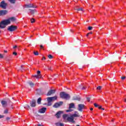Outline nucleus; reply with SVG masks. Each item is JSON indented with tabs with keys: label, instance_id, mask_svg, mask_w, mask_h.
Returning <instances> with one entry per match:
<instances>
[{
	"label": "nucleus",
	"instance_id": "obj_1",
	"mask_svg": "<svg viewBox=\"0 0 126 126\" xmlns=\"http://www.w3.org/2000/svg\"><path fill=\"white\" fill-rule=\"evenodd\" d=\"M10 21L12 22H14V21H16V19L15 17H12L9 18L8 19L4 20L2 21L0 23V28L3 29V28H5L7 25L10 24Z\"/></svg>",
	"mask_w": 126,
	"mask_h": 126
},
{
	"label": "nucleus",
	"instance_id": "obj_2",
	"mask_svg": "<svg viewBox=\"0 0 126 126\" xmlns=\"http://www.w3.org/2000/svg\"><path fill=\"white\" fill-rule=\"evenodd\" d=\"M60 98L62 99H65V100H69L70 99V95L68 94H66L64 92H62L60 93Z\"/></svg>",
	"mask_w": 126,
	"mask_h": 126
},
{
	"label": "nucleus",
	"instance_id": "obj_3",
	"mask_svg": "<svg viewBox=\"0 0 126 126\" xmlns=\"http://www.w3.org/2000/svg\"><path fill=\"white\" fill-rule=\"evenodd\" d=\"M8 31L9 32H13V31H15V30H17V26L11 25L8 27L7 28Z\"/></svg>",
	"mask_w": 126,
	"mask_h": 126
},
{
	"label": "nucleus",
	"instance_id": "obj_4",
	"mask_svg": "<svg viewBox=\"0 0 126 126\" xmlns=\"http://www.w3.org/2000/svg\"><path fill=\"white\" fill-rule=\"evenodd\" d=\"M6 6H7V3H5L4 0H3L0 3V7L3 8V9H6Z\"/></svg>",
	"mask_w": 126,
	"mask_h": 126
},
{
	"label": "nucleus",
	"instance_id": "obj_5",
	"mask_svg": "<svg viewBox=\"0 0 126 126\" xmlns=\"http://www.w3.org/2000/svg\"><path fill=\"white\" fill-rule=\"evenodd\" d=\"M63 104V102L60 101L59 102H56L53 105V108H59V107H61L62 105Z\"/></svg>",
	"mask_w": 126,
	"mask_h": 126
},
{
	"label": "nucleus",
	"instance_id": "obj_6",
	"mask_svg": "<svg viewBox=\"0 0 126 126\" xmlns=\"http://www.w3.org/2000/svg\"><path fill=\"white\" fill-rule=\"evenodd\" d=\"M67 122H69L70 123H72L73 124H75V121H74V118L71 115L70 117H68L67 118Z\"/></svg>",
	"mask_w": 126,
	"mask_h": 126
},
{
	"label": "nucleus",
	"instance_id": "obj_7",
	"mask_svg": "<svg viewBox=\"0 0 126 126\" xmlns=\"http://www.w3.org/2000/svg\"><path fill=\"white\" fill-rule=\"evenodd\" d=\"M85 107V105H84V104H78V111H79V112H83V109H84Z\"/></svg>",
	"mask_w": 126,
	"mask_h": 126
},
{
	"label": "nucleus",
	"instance_id": "obj_8",
	"mask_svg": "<svg viewBox=\"0 0 126 126\" xmlns=\"http://www.w3.org/2000/svg\"><path fill=\"white\" fill-rule=\"evenodd\" d=\"M30 104L31 107H32V108L36 107V100L33 99L32 101H30Z\"/></svg>",
	"mask_w": 126,
	"mask_h": 126
},
{
	"label": "nucleus",
	"instance_id": "obj_9",
	"mask_svg": "<svg viewBox=\"0 0 126 126\" xmlns=\"http://www.w3.org/2000/svg\"><path fill=\"white\" fill-rule=\"evenodd\" d=\"M7 14V11L5 10H0V16H3Z\"/></svg>",
	"mask_w": 126,
	"mask_h": 126
},
{
	"label": "nucleus",
	"instance_id": "obj_10",
	"mask_svg": "<svg viewBox=\"0 0 126 126\" xmlns=\"http://www.w3.org/2000/svg\"><path fill=\"white\" fill-rule=\"evenodd\" d=\"M56 91L55 90H50L47 94V96H51L52 94H55Z\"/></svg>",
	"mask_w": 126,
	"mask_h": 126
},
{
	"label": "nucleus",
	"instance_id": "obj_11",
	"mask_svg": "<svg viewBox=\"0 0 126 126\" xmlns=\"http://www.w3.org/2000/svg\"><path fill=\"white\" fill-rule=\"evenodd\" d=\"M46 111H47V108L43 107L41 109H39L38 112L40 114H44L46 113Z\"/></svg>",
	"mask_w": 126,
	"mask_h": 126
},
{
	"label": "nucleus",
	"instance_id": "obj_12",
	"mask_svg": "<svg viewBox=\"0 0 126 126\" xmlns=\"http://www.w3.org/2000/svg\"><path fill=\"white\" fill-rule=\"evenodd\" d=\"M63 113V111H58L55 115L56 118H57V119H60V118H61V115H62Z\"/></svg>",
	"mask_w": 126,
	"mask_h": 126
},
{
	"label": "nucleus",
	"instance_id": "obj_13",
	"mask_svg": "<svg viewBox=\"0 0 126 126\" xmlns=\"http://www.w3.org/2000/svg\"><path fill=\"white\" fill-rule=\"evenodd\" d=\"M48 104L47 106H52V101L53 99L51 97H49L47 98Z\"/></svg>",
	"mask_w": 126,
	"mask_h": 126
},
{
	"label": "nucleus",
	"instance_id": "obj_14",
	"mask_svg": "<svg viewBox=\"0 0 126 126\" xmlns=\"http://www.w3.org/2000/svg\"><path fill=\"white\" fill-rule=\"evenodd\" d=\"M26 7H27V8H36L37 6H34V4H28L27 5H26Z\"/></svg>",
	"mask_w": 126,
	"mask_h": 126
},
{
	"label": "nucleus",
	"instance_id": "obj_15",
	"mask_svg": "<svg viewBox=\"0 0 126 126\" xmlns=\"http://www.w3.org/2000/svg\"><path fill=\"white\" fill-rule=\"evenodd\" d=\"M1 104L2 106V107H3L4 108H5V107H6V106H7V102H6L5 100H2L1 101Z\"/></svg>",
	"mask_w": 126,
	"mask_h": 126
},
{
	"label": "nucleus",
	"instance_id": "obj_16",
	"mask_svg": "<svg viewBox=\"0 0 126 126\" xmlns=\"http://www.w3.org/2000/svg\"><path fill=\"white\" fill-rule=\"evenodd\" d=\"M28 84H29L30 86V87L33 88L35 86V84H34L33 82L31 81H28L27 82Z\"/></svg>",
	"mask_w": 126,
	"mask_h": 126
},
{
	"label": "nucleus",
	"instance_id": "obj_17",
	"mask_svg": "<svg viewBox=\"0 0 126 126\" xmlns=\"http://www.w3.org/2000/svg\"><path fill=\"white\" fill-rule=\"evenodd\" d=\"M73 100L74 101H80V100H81V98L79 96H74L73 97Z\"/></svg>",
	"mask_w": 126,
	"mask_h": 126
},
{
	"label": "nucleus",
	"instance_id": "obj_18",
	"mask_svg": "<svg viewBox=\"0 0 126 126\" xmlns=\"http://www.w3.org/2000/svg\"><path fill=\"white\" fill-rule=\"evenodd\" d=\"M57 126H64V124L63 123H57L55 124Z\"/></svg>",
	"mask_w": 126,
	"mask_h": 126
},
{
	"label": "nucleus",
	"instance_id": "obj_19",
	"mask_svg": "<svg viewBox=\"0 0 126 126\" xmlns=\"http://www.w3.org/2000/svg\"><path fill=\"white\" fill-rule=\"evenodd\" d=\"M80 89H81V90H85L86 88L85 87H83L82 85H80L79 86Z\"/></svg>",
	"mask_w": 126,
	"mask_h": 126
},
{
	"label": "nucleus",
	"instance_id": "obj_20",
	"mask_svg": "<svg viewBox=\"0 0 126 126\" xmlns=\"http://www.w3.org/2000/svg\"><path fill=\"white\" fill-rule=\"evenodd\" d=\"M74 107V103H71L69 104V109H71L72 108H73Z\"/></svg>",
	"mask_w": 126,
	"mask_h": 126
},
{
	"label": "nucleus",
	"instance_id": "obj_21",
	"mask_svg": "<svg viewBox=\"0 0 126 126\" xmlns=\"http://www.w3.org/2000/svg\"><path fill=\"white\" fill-rule=\"evenodd\" d=\"M41 101H42V98L41 97L38 98V99L37 100V104L40 105V104H41Z\"/></svg>",
	"mask_w": 126,
	"mask_h": 126
},
{
	"label": "nucleus",
	"instance_id": "obj_22",
	"mask_svg": "<svg viewBox=\"0 0 126 126\" xmlns=\"http://www.w3.org/2000/svg\"><path fill=\"white\" fill-rule=\"evenodd\" d=\"M51 97V99H52V101H56V100H57V99H58L57 96H52Z\"/></svg>",
	"mask_w": 126,
	"mask_h": 126
},
{
	"label": "nucleus",
	"instance_id": "obj_23",
	"mask_svg": "<svg viewBox=\"0 0 126 126\" xmlns=\"http://www.w3.org/2000/svg\"><path fill=\"white\" fill-rule=\"evenodd\" d=\"M63 118L64 120H65V119H66V118H68V115L67 114H64L63 116Z\"/></svg>",
	"mask_w": 126,
	"mask_h": 126
},
{
	"label": "nucleus",
	"instance_id": "obj_24",
	"mask_svg": "<svg viewBox=\"0 0 126 126\" xmlns=\"http://www.w3.org/2000/svg\"><path fill=\"white\" fill-rule=\"evenodd\" d=\"M33 77H35V78L38 79V78H41L42 77V76H38V75H33Z\"/></svg>",
	"mask_w": 126,
	"mask_h": 126
},
{
	"label": "nucleus",
	"instance_id": "obj_25",
	"mask_svg": "<svg viewBox=\"0 0 126 126\" xmlns=\"http://www.w3.org/2000/svg\"><path fill=\"white\" fill-rule=\"evenodd\" d=\"M75 10H77V11H83V9L82 8H75Z\"/></svg>",
	"mask_w": 126,
	"mask_h": 126
},
{
	"label": "nucleus",
	"instance_id": "obj_26",
	"mask_svg": "<svg viewBox=\"0 0 126 126\" xmlns=\"http://www.w3.org/2000/svg\"><path fill=\"white\" fill-rule=\"evenodd\" d=\"M33 54L34 56H39V52L38 51H34Z\"/></svg>",
	"mask_w": 126,
	"mask_h": 126
},
{
	"label": "nucleus",
	"instance_id": "obj_27",
	"mask_svg": "<svg viewBox=\"0 0 126 126\" xmlns=\"http://www.w3.org/2000/svg\"><path fill=\"white\" fill-rule=\"evenodd\" d=\"M73 118H76L77 117H79L78 116V115L76 114H72V115H71Z\"/></svg>",
	"mask_w": 126,
	"mask_h": 126
},
{
	"label": "nucleus",
	"instance_id": "obj_28",
	"mask_svg": "<svg viewBox=\"0 0 126 126\" xmlns=\"http://www.w3.org/2000/svg\"><path fill=\"white\" fill-rule=\"evenodd\" d=\"M25 108H28V109H30V110H31V108L30 107V106L29 105L26 104L25 107Z\"/></svg>",
	"mask_w": 126,
	"mask_h": 126
},
{
	"label": "nucleus",
	"instance_id": "obj_29",
	"mask_svg": "<svg viewBox=\"0 0 126 126\" xmlns=\"http://www.w3.org/2000/svg\"><path fill=\"white\" fill-rule=\"evenodd\" d=\"M11 3H15V0H8Z\"/></svg>",
	"mask_w": 126,
	"mask_h": 126
},
{
	"label": "nucleus",
	"instance_id": "obj_30",
	"mask_svg": "<svg viewBox=\"0 0 126 126\" xmlns=\"http://www.w3.org/2000/svg\"><path fill=\"white\" fill-rule=\"evenodd\" d=\"M37 75H38V76H41V71H40V70L37 71Z\"/></svg>",
	"mask_w": 126,
	"mask_h": 126
},
{
	"label": "nucleus",
	"instance_id": "obj_31",
	"mask_svg": "<svg viewBox=\"0 0 126 126\" xmlns=\"http://www.w3.org/2000/svg\"><path fill=\"white\" fill-rule=\"evenodd\" d=\"M29 10H30L31 13H32V14H34V13H35V11H34V10L30 9Z\"/></svg>",
	"mask_w": 126,
	"mask_h": 126
},
{
	"label": "nucleus",
	"instance_id": "obj_32",
	"mask_svg": "<svg viewBox=\"0 0 126 126\" xmlns=\"http://www.w3.org/2000/svg\"><path fill=\"white\" fill-rule=\"evenodd\" d=\"M31 23H34V22H35V19L34 18H32L31 19Z\"/></svg>",
	"mask_w": 126,
	"mask_h": 126
},
{
	"label": "nucleus",
	"instance_id": "obj_33",
	"mask_svg": "<svg viewBox=\"0 0 126 126\" xmlns=\"http://www.w3.org/2000/svg\"><path fill=\"white\" fill-rule=\"evenodd\" d=\"M3 114H8V110L7 109H5L3 112Z\"/></svg>",
	"mask_w": 126,
	"mask_h": 126
},
{
	"label": "nucleus",
	"instance_id": "obj_34",
	"mask_svg": "<svg viewBox=\"0 0 126 126\" xmlns=\"http://www.w3.org/2000/svg\"><path fill=\"white\" fill-rule=\"evenodd\" d=\"M48 58L49 59H53V55L50 54V55H49L48 56Z\"/></svg>",
	"mask_w": 126,
	"mask_h": 126
},
{
	"label": "nucleus",
	"instance_id": "obj_35",
	"mask_svg": "<svg viewBox=\"0 0 126 126\" xmlns=\"http://www.w3.org/2000/svg\"><path fill=\"white\" fill-rule=\"evenodd\" d=\"M24 68H23V65H21L20 67V70H21V71H23Z\"/></svg>",
	"mask_w": 126,
	"mask_h": 126
},
{
	"label": "nucleus",
	"instance_id": "obj_36",
	"mask_svg": "<svg viewBox=\"0 0 126 126\" xmlns=\"http://www.w3.org/2000/svg\"><path fill=\"white\" fill-rule=\"evenodd\" d=\"M88 30H89V31H91V30H92V29H93V27H89L88 28Z\"/></svg>",
	"mask_w": 126,
	"mask_h": 126
},
{
	"label": "nucleus",
	"instance_id": "obj_37",
	"mask_svg": "<svg viewBox=\"0 0 126 126\" xmlns=\"http://www.w3.org/2000/svg\"><path fill=\"white\" fill-rule=\"evenodd\" d=\"M92 34H93V32H90L88 33L87 34L86 36H87V37H88L89 35Z\"/></svg>",
	"mask_w": 126,
	"mask_h": 126
},
{
	"label": "nucleus",
	"instance_id": "obj_38",
	"mask_svg": "<svg viewBox=\"0 0 126 126\" xmlns=\"http://www.w3.org/2000/svg\"><path fill=\"white\" fill-rule=\"evenodd\" d=\"M102 88V86H98L96 89L97 90H101V89Z\"/></svg>",
	"mask_w": 126,
	"mask_h": 126
},
{
	"label": "nucleus",
	"instance_id": "obj_39",
	"mask_svg": "<svg viewBox=\"0 0 126 126\" xmlns=\"http://www.w3.org/2000/svg\"><path fill=\"white\" fill-rule=\"evenodd\" d=\"M94 107H95V108H97L98 107H99V105L97 104V103H94Z\"/></svg>",
	"mask_w": 126,
	"mask_h": 126
},
{
	"label": "nucleus",
	"instance_id": "obj_40",
	"mask_svg": "<svg viewBox=\"0 0 126 126\" xmlns=\"http://www.w3.org/2000/svg\"><path fill=\"white\" fill-rule=\"evenodd\" d=\"M91 99V97H87V100L88 102H90V100Z\"/></svg>",
	"mask_w": 126,
	"mask_h": 126
},
{
	"label": "nucleus",
	"instance_id": "obj_41",
	"mask_svg": "<svg viewBox=\"0 0 126 126\" xmlns=\"http://www.w3.org/2000/svg\"><path fill=\"white\" fill-rule=\"evenodd\" d=\"M66 112L67 113H68V112H72V110H71V109H68V110H66Z\"/></svg>",
	"mask_w": 126,
	"mask_h": 126
},
{
	"label": "nucleus",
	"instance_id": "obj_42",
	"mask_svg": "<svg viewBox=\"0 0 126 126\" xmlns=\"http://www.w3.org/2000/svg\"><path fill=\"white\" fill-rule=\"evenodd\" d=\"M0 59H3V55L1 54H0Z\"/></svg>",
	"mask_w": 126,
	"mask_h": 126
},
{
	"label": "nucleus",
	"instance_id": "obj_43",
	"mask_svg": "<svg viewBox=\"0 0 126 126\" xmlns=\"http://www.w3.org/2000/svg\"><path fill=\"white\" fill-rule=\"evenodd\" d=\"M121 79H122L123 80H125V79H126V76H124L121 77Z\"/></svg>",
	"mask_w": 126,
	"mask_h": 126
},
{
	"label": "nucleus",
	"instance_id": "obj_44",
	"mask_svg": "<svg viewBox=\"0 0 126 126\" xmlns=\"http://www.w3.org/2000/svg\"><path fill=\"white\" fill-rule=\"evenodd\" d=\"M3 118H4V115H0V119H2Z\"/></svg>",
	"mask_w": 126,
	"mask_h": 126
},
{
	"label": "nucleus",
	"instance_id": "obj_45",
	"mask_svg": "<svg viewBox=\"0 0 126 126\" xmlns=\"http://www.w3.org/2000/svg\"><path fill=\"white\" fill-rule=\"evenodd\" d=\"M13 55H14V56H17V53L16 52H13Z\"/></svg>",
	"mask_w": 126,
	"mask_h": 126
},
{
	"label": "nucleus",
	"instance_id": "obj_46",
	"mask_svg": "<svg viewBox=\"0 0 126 126\" xmlns=\"http://www.w3.org/2000/svg\"><path fill=\"white\" fill-rule=\"evenodd\" d=\"M6 121H9V120H10V117H6Z\"/></svg>",
	"mask_w": 126,
	"mask_h": 126
},
{
	"label": "nucleus",
	"instance_id": "obj_47",
	"mask_svg": "<svg viewBox=\"0 0 126 126\" xmlns=\"http://www.w3.org/2000/svg\"><path fill=\"white\" fill-rule=\"evenodd\" d=\"M98 109H102V106H98Z\"/></svg>",
	"mask_w": 126,
	"mask_h": 126
},
{
	"label": "nucleus",
	"instance_id": "obj_48",
	"mask_svg": "<svg viewBox=\"0 0 126 126\" xmlns=\"http://www.w3.org/2000/svg\"><path fill=\"white\" fill-rule=\"evenodd\" d=\"M48 68L49 70H52V67H48Z\"/></svg>",
	"mask_w": 126,
	"mask_h": 126
},
{
	"label": "nucleus",
	"instance_id": "obj_49",
	"mask_svg": "<svg viewBox=\"0 0 126 126\" xmlns=\"http://www.w3.org/2000/svg\"><path fill=\"white\" fill-rule=\"evenodd\" d=\"M16 48H17V46L15 45L13 46V49H16Z\"/></svg>",
	"mask_w": 126,
	"mask_h": 126
},
{
	"label": "nucleus",
	"instance_id": "obj_50",
	"mask_svg": "<svg viewBox=\"0 0 126 126\" xmlns=\"http://www.w3.org/2000/svg\"><path fill=\"white\" fill-rule=\"evenodd\" d=\"M41 60L42 61H43V60H46V58H45V57H43V58Z\"/></svg>",
	"mask_w": 126,
	"mask_h": 126
},
{
	"label": "nucleus",
	"instance_id": "obj_51",
	"mask_svg": "<svg viewBox=\"0 0 126 126\" xmlns=\"http://www.w3.org/2000/svg\"><path fill=\"white\" fill-rule=\"evenodd\" d=\"M40 48H41V49H43V47L42 45H40Z\"/></svg>",
	"mask_w": 126,
	"mask_h": 126
},
{
	"label": "nucleus",
	"instance_id": "obj_52",
	"mask_svg": "<svg viewBox=\"0 0 126 126\" xmlns=\"http://www.w3.org/2000/svg\"><path fill=\"white\" fill-rule=\"evenodd\" d=\"M38 126H43V125H41V124H38L37 125Z\"/></svg>",
	"mask_w": 126,
	"mask_h": 126
},
{
	"label": "nucleus",
	"instance_id": "obj_53",
	"mask_svg": "<svg viewBox=\"0 0 126 126\" xmlns=\"http://www.w3.org/2000/svg\"><path fill=\"white\" fill-rule=\"evenodd\" d=\"M101 110H102L103 111H104V110H105V108L101 107Z\"/></svg>",
	"mask_w": 126,
	"mask_h": 126
},
{
	"label": "nucleus",
	"instance_id": "obj_54",
	"mask_svg": "<svg viewBox=\"0 0 126 126\" xmlns=\"http://www.w3.org/2000/svg\"><path fill=\"white\" fill-rule=\"evenodd\" d=\"M90 110H91V111H93V108H90Z\"/></svg>",
	"mask_w": 126,
	"mask_h": 126
},
{
	"label": "nucleus",
	"instance_id": "obj_55",
	"mask_svg": "<svg viewBox=\"0 0 126 126\" xmlns=\"http://www.w3.org/2000/svg\"><path fill=\"white\" fill-rule=\"evenodd\" d=\"M4 53H7V51L4 50Z\"/></svg>",
	"mask_w": 126,
	"mask_h": 126
},
{
	"label": "nucleus",
	"instance_id": "obj_56",
	"mask_svg": "<svg viewBox=\"0 0 126 126\" xmlns=\"http://www.w3.org/2000/svg\"><path fill=\"white\" fill-rule=\"evenodd\" d=\"M38 116H40L39 115L37 114L36 115V117H38Z\"/></svg>",
	"mask_w": 126,
	"mask_h": 126
},
{
	"label": "nucleus",
	"instance_id": "obj_57",
	"mask_svg": "<svg viewBox=\"0 0 126 126\" xmlns=\"http://www.w3.org/2000/svg\"><path fill=\"white\" fill-rule=\"evenodd\" d=\"M77 111H75V114H77Z\"/></svg>",
	"mask_w": 126,
	"mask_h": 126
},
{
	"label": "nucleus",
	"instance_id": "obj_58",
	"mask_svg": "<svg viewBox=\"0 0 126 126\" xmlns=\"http://www.w3.org/2000/svg\"><path fill=\"white\" fill-rule=\"evenodd\" d=\"M111 122H114V120L112 119V120H111Z\"/></svg>",
	"mask_w": 126,
	"mask_h": 126
}]
</instances>
